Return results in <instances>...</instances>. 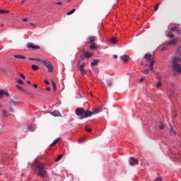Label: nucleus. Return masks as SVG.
Returning a JSON list of instances; mask_svg holds the SVG:
<instances>
[{
	"instance_id": "57",
	"label": "nucleus",
	"mask_w": 181,
	"mask_h": 181,
	"mask_svg": "<svg viewBox=\"0 0 181 181\" xmlns=\"http://www.w3.org/2000/svg\"><path fill=\"white\" fill-rule=\"evenodd\" d=\"M81 59H82V60H84V59H86V56L84 54L81 55Z\"/></svg>"
},
{
	"instance_id": "29",
	"label": "nucleus",
	"mask_w": 181,
	"mask_h": 181,
	"mask_svg": "<svg viewBox=\"0 0 181 181\" xmlns=\"http://www.w3.org/2000/svg\"><path fill=\"white\" fill-rule=\"evenodd\" d=\"M170 95H171V97H176V95H177V93H176L175 90H170Z\"/></svg>"
},
{
	"instance_id": "53",
	"label": "nucleus",
	"mask_w": 181,
	"mask_h": 181,
	"mask_svg": "<svg viewBox=\"0 0 181 181\" xmlns=\"http://www.w3.org/2000/svg\"><path fill=\"white\" fill-rule=\"evenodd\" d=\"M9 111H11V112H15V110L12 107H9Z\"/></svg>"
},
{
	"instance_id": "42",
	"label": "nucleus",
	"mask_w": 181,
	"mask_h": 181,
	"mask_svg": "<svg viewBox=\"0 0 181 181\" xmlns=\"http://www.w3.org/2000/svg\"><path fill=\"white\" fill-rule=\"evenodd\" d=\"M159 5H160V3H158L156 4V6H155V8H154L155 11H157L159 8Z\"/></svg>"
},
{
	"instance_id": "19",
	"label": "nucleus",
	"mask_w": 181,
	"mask_h": 181,
	"mask_svg": "<svg viewBox=\"0 0 181 181\" xmlns=\"http://www.w3.org/2000/svg\"><path fill=\"white\" fill-rule=\"evenodd\" d=\"M120 59H122L123 60V62H124V63H127V62H128L129 60V56L123 55V56L120 57Z\"/></svg>"
},
{
	"instance_id": "12",
	"label": "nucleus",
	"mask_w": 181,
	"mask_h": 181,
	"mask_svg": "<svg viewBox=\"0 0 181 181\" xmlns=\"http://www.w3.org/2000/svg\"><path fill=\"white\" fill-rule=\"evenodd\" d=\"M88 42H89L91 44L94 43L95 41V36H89L87 37Z\"/></svg>"
},
{
	"instance_id": "44",
	"label": "nucleus",
	"mask_w": 181,
	"mask_h": 181,
	"mask_svg": "<svg viewBox=\"0 0 181 181\" xmlns=\"http://www.w3.org/2000/svg\"><path fill=\"white\" fill-rule=\"evenodd\" d=\"M84 66H86V63H82V64L79 66V69H84Z\"/></svg>"
},
{
	"instance_id": "13",
	"label": "nucleus",
	"mask_w": 181,
	"mask_h": 181,
	"mask_svg": "<svg viewBox=\"0 0 181 181\" xmlns=\"http://www.w3.org/2000/svg\"><path fill=\"white\" fill-rule=\"evenodd\" d=\"M50 114L51 115H53V117H62L60 112L58 110H54V112H50Z\"/></svg>"
},
{
	"instance_id": "28",
	"label": "nucleus",
	"mask_w": 181,
	"mask_h": 181,
	"mask_svg": "<svg viewBox=\"0 0 181 181\" xmlns=\"http://www.w3.org/2000/svg\"><path fill=\"white\" fill-rule=\"evenodd\" d=\"M9 112L6 110H3L2 117H8Z\"/></svg>"
},
{
	"instance_id": "16",
	"label": "nucleus",
	"mask_w": 181,
	"mask_h": 181,
	"mask_svg": "<svg viewBox=\"0 0 181 181\" xmlns=\"http://www.w3.org/2000/svg\"><path fill=\"white\" fill-rule=\"evenodd\" d=\"M148 62H150L149 69L153 73V63H155V61H153V59H151Z\"/></svg>"
},
{
	"instance_id": "23",
	"label": "nucleus",
	"mask_w": 181,
	"mask_h": 181,
	"mask_svg": "<svg viewBox=\"0 0 181 181\" xmlns=\"http://www.w3.org/2000/svg\"><path fill=\"white\" fill-rule=\"evenodd\" d=\"M79 70L82 76H86V74H87V71H86V69H84V68H80Z\"/></svg>"
},
{
	"instance_id": "62",
	"label": "nucleus",
	"mask_w": 181,
	"mask_h": 181,
	"mask_svg": "<svg viewBox=\"0 0 181 181\" xmlns=\"http://www.w3.org/2000/svg\"><path fill=\"white\" fill-rule=\"evenodd\" d=\"M47 91H50V88H47Z\"/></svg>"
},
{
	"instance_id": "63",
	"label": "nucleus",
	"mask_w": 181,
	"mask_h": 181,
	"mask_svg": "<svg viewBox=\"0 0 181 181\" xmlns=\"http://www.w3.org/2000/svg\"><path fill=\"white\" fill-rule=\"evenodd\" d=\"M31 26H35V24L33 23H30Z\"/></svg>"
},
{
	"instance_id": "34",
	"label": "nucleus",
	"mask_w": 181,
	"mask_h": 181,
	"mask_svg": "<svg viewBox=\"0 0 181 181\" xmlns=\"http://www.w3.org/2000/svg\"><path fill=\"white\" fill-rule=\"evenodd\" d=\"M92 70H93V71H95L97 74H98V73L100 72V70L97 67L92 68Z\"/></svg>"
},
{
	"instance_id": "40",
	"label": "nucleus",
	"mask_w": 181,
	"mask_h": 181,
	"mask_svg": "<svg viewBox=\"0 0 181 181\" xmlns=\"http://www.w3.org/2000/svg\"><path fill=\"white\" fill-rule=\"evenodd\" d=\"M18 76H20V77H21V78H23V80L26 78V77L25 76V75H23V74H18Z\"/></svg>"
},
{
	"instance_id": "18",
	"label": "nucleus",
	"mask_w": 181,
	"mask_h": 181,
	"mask_svg": "<svg viewBox=\"0 0 181 181\" xmlns=\"http://www.w3.org/2000/svg\"><path fill=\"white\" fill-rule=\"evenodd\" d=\"M98 63H100V60L93 59V62L90 63V66L91 67H94V66H98Z\"/></svg>"
},
{
	"instance_id": "46",
	"label": "nucleus",
	"mask_w": 181,
	"mask_h": 181,
	"mask_svg": "<svg viewBox=\"0 0 181 181\" xmlns=\"http://www.w3.org/2000/svg\"><path fill=\"white\" fill-rule=\"evenodd\" d=\"M29 129L30 130L31 132H35V127H30Z\"/></svg>"
},
{
	"instance_id": "59",
	"label": "nucleus",
	"mask_w": 181,
	"mask_h": 181,
	"mask_svg": "<svg viewBox=\"0 0 181 181\" xmlns=\"http://www.w3.org/2000/svg\"><path fill=\"white\" fill-rule=\"evenodd\" d=\"M33 87L35 88H37V84H34V85H33Z\"/></svg>"
},
{
	"instance_id": "25",
	"label": "nucleus",
	"mask_w": 181,
	"mask_h": 181,
	"mask_svg": "<svg viewBox=\"0 0 181 181\" xmlns=\"http://www.w3.org/2000/svg\"><path fill=\"white\" fill-rule=\"evenodd\" d=\"M16 88H18V90H19V91H23V92H25V88H23V87L21 86H16Z\"/></svg>"
},
{
	"instance_id": "60",
	"label": "nucleus",
	"mask_w": 181,
	"mask_h": 181,
	"mask_svg": "<svg viewBox=\"0 0 181 181\" xmlns=\"http://www.w3.org/2000/svg\"><path fill=\"white\" fill-rule=\"evenodd\" d=\"M113 57L114 59H118V55H114Z\"/></svg>"
},
{
	"instance_id": "21",
	"label": "nucleus",
	"mask_w": 181,
	"mask_h": 181,
	"mask_svg": "<svg viewBox=\"0 0 181 181\" xmlns=\"http://www.w3.org/2000/svg\"><path fill=\"white\" fill-rule=\"evenodd\" d=\"M97 44L95 43V42H93V43H92L91 44V45L89 47V49H90V50H93V49H97Z\"/></svg>"
},
{
	"instance_id": "35",
	"label": "nucleus",
	"mask_w": 181,
	"mask_h": 181,
	"mask_svg": "<svg viewBox=\"0 0 181 181\" xmlns=\"http://www.w3.org/2000/svg\"><path fill=\"white\" fill-rule=\"evenodd\" d=\"M35 62H39L40 63H43L44 60L40 58H35Z\"/></svg>"
},
{
	"instance_id": "1",
	"label": "nucleus",
	"mask_w": 181,
	"mask_h": 181,
	"mask_svg": "<svg viewBox=\"0 0 181 181\" xmlns=\"http://www.w3.org/2000/svg\"><path fill=\"white\" fill-rule=\"evenodd\" d=\"M46 163H37L35 161L31 165V169L34 171V173H36L37 176L41 177V179H45L46 177Z\"/></svg>"
},
{
	"instance_id": "50",
	"label": "nucleus",
	"mask_w": 181,
	"mask_h": 181,
	"mask_svg": "<svg viewBox=\"0 0 181 181\" xmlns=\"http://www.w3.org/2000/svg\"><path fill=\"white\" fill-rule=\"evenodd\" d=\"M154 181H162V177H158L157 179H156Z\"/></svg>"
},
{
	"instance_id": "45",
	"label": "nucleus",
	"mask_w": 181,
	"mask_h": 181,
	"mask_svg": "<svg viewBox=\"0 0 181 181\" xmlns=\"http://www.w3.org/2000/svg\"><path fill=\"white\" fill-rule=\"evenodd\" d=\"M168 37H169V39H173V37H175V36L173 35V34L170 33L168 35Z\"/></svg>"
},
{
	"instance_id": "39",
	"label": "nucleus",
	"mask_w": 181,
	"mask_h": 181,
	"mask_svg": "<svg viewBox=\"0 0 181 181\" xmlns=\"http://www.w3.org/2000/svg\"><path fill=\"white\" fill-rule=\"evenodd\" d=\"M17 83L21 86L23 85V81H22V79H18Z\"/></svg>"
},
{
	"instance_id": "8",
	"label": "nucleus",
	"mask_w": 181,
	"mask_h": 181,
	"mask_svg": "<svg viewBox=\"0 0 181 181\" xmlns=\"http://www.w3.org/2000/svg\"><path fill=\"white\" fill-rule=\"evenodd\" d=\"M93 115H94L93 112H91L90 110H85L84 115H83V118H88V117H92Z\"/></svg>"
},
{
	"instance_id": "31",
	"label": "nucleus",
	"mask_w": 181,
	"mask_h": 181,
	"mask_svg": "<svg viewBox=\"0 0 181 181\" xmlns=\"http://www.w3.org/2000/svg\"><path fill=\"white\" fill-rule=\"evenodd\" d=\"M32 69L33 70H34V71H37V70L39 69V66H37V65L33 64Z\"/></svg>"
},
{
	"instance_id": "5",
	"label": "nucleus",
	"mask_w": 181,
	"mask_h": 181,
	"mask_svg": "<svg viewBox=\"0 0 181 181\" xmlns=\"http://www.w3.org/2000/svg\"><path fill=\"white\" fill-rule=\"evenodd\" d=\"M27 47L29 49H33V50H39L40 49V47L38 45H35L32 42H29L27 44Z\"/></svg>"
},
{
	"instance_id": "47",
	"label": "nucleus",
	"mask_w": 181,
	"mask_h": 181,
	"mask_svg": "<svg viewBox=\"0 0 181 181\" xmlns=\"http://www.w3.org/2000/svg\"><path fill=\"white\" fill-rule=\"evenodd\" d=\"M10 103H11V104H12L13 105H16V102H15L14 100H11Z\"/></svg>"
},
{
	"instance_id": "52",
	"label": "nucleus",
	"mask_w": 181,
	"mask_h": 181,
	"mask_svg": "<svg viewBox=\"0 0 181 181\" xmlns=\"http://www.w3.org/2000/svg\"><path fill=\"white\" fill-rule=\"evenodd\" d=\"M144 73L145 74H148V73H149V69H146L145 71H144Z\"/></svg>"
},
{
	"instance_id": "58",
	"label": "nucleus",
	"mask_w": 181,
	"mask_h": 181,
	"mask_svg": "<svg viewBox=\"0 0 181 181\" xmlns=\"http://www.w3.org/2000/svg\"><path fill=\"white\" fill-rule=\"evenodd\" d=\"M23 22H28V18H23Z\"/></svg>"
},
{
	"instance_id": "3",
	"label": "nucleus",
	"mask_w": 181,
	"mask_h": 181,
	"mask_svg": "<svg viewBox=\"0 0 181 181\" xmlns=\"http://www.w3.org/2000/svg\"><path fill=\"white\" fill-rule=\"evenodd\" d=\"M42 64L48 69V73H52L53 71V65L52 63L47 60L42 61Z\"/></svg>"
},
{
	"instance_id": "55",
	"label": "nucleus",
	"mask_w": 181,
	"mask_h": 181,
	"mask_svg": "<svg viewBox=\"0 0 181 181\" xmlns=\"http://www.w3.org/2000/svg\"><path fill=\"white\" fill-rule=\"evenodd\" d=\"M57 5H63V3L61 2V1H59V2L57 3Z\"/></svg>"
},
{
	"instance_id": "10",
	"label": "nucleus",
	"mask_w": 181,
	"mask_h": 181,
	"mask_svg": "<svg viewBox=\"0 0 181 181\" xmlns=\"http://www.w3.org/2000/svg\"><path fill=\"white\" fill-rule=\"evenodd\" d=\"M101 110H103V107H96L93 109L92 112L93 113V115H95V114H98L99 112H101Z\"/></svg>"
},
{
	"instance_id": "64",
	"label": "nucleus",
	"mask_w": 181,
	"mask_h": 181,
	"mask_svg": "<svg viewBox=\"0 0 181 181\" xmlns=\"http://www.w3.org/2000/svg\"><path fill=\"white\" fill-rule=\"evenodd\" d=\"M162 50H166V48L163 47Z\"/></svg>"
},
{
	"instance_id": "48",
	"label": "nucleus",
	"mask_w": 181,
	"mask_h": 181,
	"mask_svg": "<svg viewBox=\"0 0 181 181\" xmlns=\"http://www.w3.org/2000/svg\"><path fill=\"white\" fill-rule=\"evenodd\" d=\"M160 86H162V83L160 82H158L157 84H156V87H158L159 88V87H160Z\"/></svg>"
},
{
	"instance_id": "61",
	"label": "nucleus",
	"mask_w": 181,
	"mask_h": 181,
	"mask_svg": "<svg viewBox=\"0 0 181 181\" xmlns=\"http://www.w3.org/2000/svg\"><path fill=\"white\" fill-rule=\"evenodd\" d=\"M28 59L29 60H34L35 61V58H29Z\"/></svg>"
},
{
	"instance_id": "43",
	"label": "nucleus",
	"mask_w": 181,
	"mask_h": 181,
	"mask_svg": "<svg viewBox=\"0 0 181 181\" xmlns=\"http://www.w3.org/2000/svg\"><path fill=\"white\" fill-rule=\"evenodd\" d=\"M84 141H86V138L82 137V138L79 139L78 142H84Z\"/></svg>"
},
{
	"instance_id": "24",
	"label": "nucleus",
	"mask_w": 181,
	"mask_h": 181,
	"mask_svg": "<svg viewBox=\"0 0 181 181\" xmlns=\"http://www.w3.org/2000/svg\"><path fill=\"white\" fill-rule=\"evenodd\" d=\"M60 141V138H58L57 139H55L51 144L50 146H54V145H56V144H57V142H59Z\"/></svg>"
},
{
	"instance_id": "4",
	"label": "nucleus",
	"mask_w": 181,
	"mask_h": 181,
	"mask_svg": "<svg viewBox=\"0 0 181 181\" xmlns=\"http://www.w3.org/2000/svg\"><path fill=\"white\" fill-rule=\"evenodd\" d=\"M173 71L174 73H181V66L179 64H173Z\"/></svg>"
},
{
	"instance_id": "33",
	"label": "nucleus",
	"mask_w": 181,
	"mask_h": 181,
	"mask_svg": "<svg viewBox=\"0 0 181 181\" xmlns=\"http://www.w3.org/2000/svg\"><path fill=\"white\" fill-rule=\"evenodd\" d=\"M62 158H63V155L60 154L57 156V158L55 159L56 162H59V160H60V159H62Z\"/></svg>"
},
{
	"instance_id": "7",
	"label": "nucleus",
	"mask_w": 181,
	"mask_h": 181,
	"mask_svg": "<svg viewBox=\"0 0 181 181\" xmlns=\"http://www.w3.org/2000/svg\"><path fill=\"white\" fill-rule=\"evenodd\" d=\"M170 134L171 136H176L177 135V132H176V128L170 125Z\"/></svg>"
},
{
	"instance_id": "56",
	"label": "nucleus",
	"mask_w": 181,
	"mask_h": 181,
	"mask_svg": "<svg viewBox=\"0 0 181 181\" xmlns=\"http://www.w3.org/2000/svg\"><path fill=\"white\" fill-rule=\"evenodd\" d=\"M27 84H29V86H32V83L30 81H27Z\"/></svg>"
},
{
	"instance_id": "14",
	"label": "nucleus",
	"mask_w": 181,
	"mask_h": 181,
	"mask_svg": "<svg viewBox=\"0 0 181 181\" xmlns=\"http://www.w3.org/2000/svg\"><path fill=\"white\" fill-rule=\"evenodd\" d=\"M84 56L86 59H90V57H93V52H84Z\"/></svg>"
},
{
	"instance_id": "26",
	"label": "nucleus",
	"mask_w": 181,
	"mask_h": 181,
	"mask_svg": "<svg viewBox=\"0 0 181 181\" xmlns=\"http://www.w3.org/2000/svg\"><path fill=\"white\" fill-rule=\"evenodd\" d=\"M5 13H9V11L4 9H0V14L1 15H5Z\"/></svg>"
},
{
	"instance_id": "20",
	"label": "nucleus",
	"mask_w": 181,
	"mask_h": 181,
	"mask_svg": "<svg viewBox=\"0 0 181 181\" xmlns=\"http://www.w3.org/2000/svg\"><path fill=\"white\" fill-rule=\"evenodd\" d=\"M110 42L112 43V45H117L118 40H117V37H112L110 40Z\"/></svg>"
},
{
	"instance_id": "11",
	"label": "nucleus",
	"mask_w": 181,
	"mask_h": 181,
	"mask_svg": "<svg viewBox=\"0 0 181 181\" xmlns=\"http://www.w3.org/2000/svg\"><path fill=\"white\" fill-rule=\"evenodd\" d=\"M181 62V58L179 57H175L173 59V64H179Z\"/></svg>"
},
{
	"instance_id": "36",
	"label": "nucleus",
	"mask_w": 181,
	"mask_h": 181,
	"mask_svg": "<svg viewBox=\"0 0 181 181\" xmlns=\"http://www.w3.org/2000/svg\"><path fill=\"white\" fill-rule=\"evenodd\" d=\"M52 84L53 86V90L54 91H56L57 88H56V83H54V81H52Z\"/></svg>"
},
{
	"instance_id": "27",
	"label": "nucleus",
	"mask_w": 181,
	"mask_h": 181,
	"mask_svg": "<svg viewBox=\"0 0 181 181\" xmlns=\"http://www.w3.org/2000/svg\"><path fill=\"white\" fill-rule=\"evenodd\" d=\"M176 54L178 56H181V46L178 47L177 50H176Z\"/></svg>"
},
{
	"instance_id": "49",
	"label": "nucleus",
	"mask_w": 181,
	"mask_h": 181,
	"mask_svg": "<svg viewBox=\"0 0 181 181\" xmlns=\"http://www.w3.org/2000/svg\"><path fill=\"white\" fill-rule=\"evenodd\" d=\"M177 29V27H175L171 28L170 30H172L173 32H175Z\"/></svg>"
},
{
	"instance_id": "41",
	"label": "nucleus",
	"mask_w": 181,
	"mask_h": 181,
	"mask_svg": "<svg viewBox=\"0 0 181 181\" xmlns=\"http://www.w3.org/2000/svg\"><path fill=\"white\" fill-rule=\"evenodd\" d=\"M85 129L87 132H91V128L90 127H86Z\"/></svg>"
},
{
	"instance_id": "22",
	"label": "nucleus",
	"mask_w": 181,
	"mask_h": 181,
	"mask_svg": "<svg viewBox=\"0 0 181 181\" xmlns=\"http://www.w3.org/2000/svg\"><path fill=\"white\" fill-rule=\"evenodd\" d=\"M151 57H152V54H146L144 55V59H146V60H147V62H149V60H151Z\"/></svg>"
},
{
	"instance_id": "51",
	"label": "nucleus",
	"mask_w": 181,
	"mask_h": 181,
	"mask_svg": "<svg viewBox=\"0 0 181 181\" xmlns=\"http://www.w3.org/2000/svg\"><path fill=\"white\" fill-rule=\"evenodd\" d=\"M144 81H145L144 78H141L139 80V83H144Z\"/></svg>"
},
{
	"instance_id": "6",
	"label": "nucleus",
	"mask_w": 181,
	"mask_h": 181,
	"mask_svg": "<svg viewBox=\"0 0 181 181\" xmlns=\"http://www.w3.org/2000/svg\"><path fill=\"white\" fill-rule=\"evenodd\" d=\"M177 40H179V39H177V38L173 39V40L167 42L166 45H168V46H175V45H177Z\"/></svg>"
},
{
	"instance_id": "15",
	"label": "nucleus",
	"mask_w": 181,
	"mask_h": 181,
	"mask_svg": "<svg viewBox=\"0 0 181 181\" xmlns=\"http://www.w3.org/2000/svg\"><path fill=\"white\" fill-rule=\"evenodd\" d=\"M13 57H15V59H19L23 60H25L26 59L25 56L21 55V54H14Z\"/></svg>"
},
{
	"instance_id": "54",
	"label": "nucleus",
	"mask_w": 181,
	"mask_h": 181,
	"mask_svg": "<svg viewBox=\"0 0 181 181\" xmlns=\"http://www.w3.org/2000/svg\"><path fill=\"white\" fill-rule=\"evenodd\" d=\"M45 84H47L48 86H49V84H50V83H49V81H47V80H45Z\"/></svg>"
},
{
	"instance_id": "37",
	"label": "nucleus",
	"mask_w": 181,
	"mask_h": 181,
	"mask_svg": "<svg viewBox=\"0 0 181 181\" xmlns=\"http://www.w3.org/2000/svg\"><path fill=\"white\" fill-rule=\"evenodd\" d=\"M181 29L179 28H177V30H175V33L177 35H180Z\"/></svg>"
},
{
	"instance_id": "30",
	"label": "nucleus",
	"mask_w": 181,
	"mask_h": 181,
	"mask_svg": "<svg viewBox=\"0 0 181 181\" xmlns=\"http://www.w3.org/2000/svg\"><path fill=\"white\" fill-rule=\"evenodd\" d=\"M106 84H107V87H111V86H112V81H111V80L106 81Z\"/></svg>"
},
{
	"instance_id": "9",
	"label": "nucleus",
	"mask_w": 181,
	"mask_h": 181,
	"mask_svg": "<svg viewBox=\"0 0 181 181\" xmlns=\"http://www.w3.org/2000/svg\"><path fill=\"white\" fill-rule=\"evenodd\" d=\"M4 95H6V97H9V93H8V91L5 90H0V98H1V97H4Z\"/></svg>"
},
{
	"instance_id": "38",
	"label": "nucleus",
	"mask_w": 181,
	"mask_h": 181,
	"mask_svg": "<svg viewBox=\"0 0 181 181\" xmlns=\"http://www.w3.org/2000/svg\"><path fill=\"white\" fill-rule=\"evenodd\" d=\"M158 128L159 129H165V125H163V124H160L159 126H158Z\"/></svg>"
},
{
	"instance_id": "32",
	"label": "nucleus",
	"mask_w": 181,
	"mask_h": 181,
	"mask_svg": "<svg viewBox=\"0 0 181 181\" xmlns=\"http://www.w3.org/2000/svg\"><path fill=\"white\" fill-rule=\"evenodd\" d=\"M76 12V8L72 9L71 11L66 13V15H73Z\"/></svg>"
},
{
	"instance_id": "2",
	"label": "nucleus",
	"mask_w": 181,
	"mask_h": 181,
	"mask_svg": "<svg viewBox=\"0 0 181 181\" xmlns=\"http://www.w3.org/2000/svg\"><path fill=\"white\" fill-rule=\"evenodd\" d=\"M84 112L85 110L82 107H78L76 110V114L81 119H84Z\"/></svg>"
},
{
	"instance_id": "17",
	"label": "nucleus",
	"mask_w": 181,
	"mask_h": 181,
	"mask_svg": "<svg viewBox=\"0 0 181 181\" xmlns=\"http://www.w3.org/2000/svg\"><path fill=\"white\" fill-rule=\"evenodd\" d=\"M129 163L132 166H133L134 163H138V160L135 158H131L129 160Z\"/></svg>"
}]
</instances>
